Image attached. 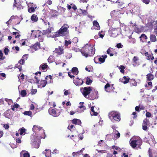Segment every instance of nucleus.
Segmentation results:
<instances>
[{"label": "nucleus", "instance_id": "1", "mask_svg": "<svg viewBox=\"0 0 157 157\" xmlns=\"http://www.w3.org/2000/svg\"><path fill=\"white\" fill-rule=\"evenodd\" d=\"M80 51L83 56L87 57L92 56L94 54L95 49L93 45L86 44Z\"/></svg>", "mask_w": 157, "mask_h": 157}, {"label": "nucleus", "instance_id": "2", "mask_svg": "<svg viewBox=\"0 0 157 157\" xmlns=\"http://www.w3.org/2000/svg\"><path fill=\"white\" fill-rule=\"evenodd\" d=\"M141 140L139 137L136 138L133 137L131 138L130 140V143L132 147L135 149L139 148L140 149V146L142 144Z\"/></svg>", "mask_w": 157, "mask_h": 157}, {"label": "nucleus", "instance_id": "3", "mask_svg": "<svg viewBox=\"0 0 157 157\" xmlns=\"http://www.w3.org/2000/svg\"><path fill=\"white\" fill-rule=\"evenodd\" d=\"M68 27L67 24H64L58 32L55 33V36H66L68 33L67 30Z\"/></svg>", "mask_w": 157, "mask_h": 157}, {"label": "nucleus", "instance_id": "4", "mask_svg": "<svg viewBox=\"0 0 157 157\" xmlns=\"http://www.w3.org/2000/svg\"><path fill=\"white\" fill-rule=\"evenodd\" d=\"M109 116L110 120L114 121H119L120 120V115L117 112L112 111L109 113Z\"/></svg>", "mask_w": 157, "mask_h": 157}, {"label": "nucleus", "instance_id": "5", "mask_svg": "<svg viewBox=\"0 0 157 157\" xmlns=\"http://www.w3.org/2000/svg\"><path fill=\"white\" fill-rule=\"evenodd\" d=\"M111 37H115L121 33V29L120 28H114L109 31Z\"/></svg>", "mask_w": 157, "mask_h": 157}, {"label": "nucleus", "instance_id": "6", "mask_svg": "<svg viewBox=\"0 0 157 157\" xmlns=\"http://www.w3.org/2000/svg\"><path fill=\"white\" fill-rule=\"evenodd\" d=\"M80 90L84 96L87 98L88 95L92 90L91 88L90 87H85L84 88H80Z\"/></svg>", "mask_w": 157, "mask_h": 157}, {"label": "nucleus", "instance_id": "7", "mask_svg": "<svg viewBox=\"0 0 157 157\" xmlns=\"http://www.w3.org/2000/svg\"><path fill=\"white\" fill-rule=\"evenodd\" d=\"M48 112L50 114L56 117L58 116L59 115L60 112L59 110L51 108L48 110Z\"/></svg>", "mask_w": 157, "mask_h": 157}, {"label": "nucleus", "instance_id": "8", "mask_svg": "<svg viewBox=\"0 0 157 157\" xmlns=\"http://www.w3.org/2000/svg\"><path fill=\"white\" fill-rule=\"evenodd\" d=\"M34 132H36L37 131H40L41 132L44 133V136L43 137L42 136H40V137L41 138H44L45 137V134L44 132V130L42 129V128L40 127L39 126L36 125H34L32 128Z\"/></svg>", "mask_w": 157, "mask_h": 157}, {"label": "nucleus", "instance_id": "9", "mask_svg": "<svg viewBox=\"0 0 157 157\" xmlns=\"http://www.w3.org/2000/svg\"><path fill=\"white\" fill-rule=\"evenodd\" d=\"M49 28L46 30H44L42 32L43 35L48 34L51 33L54 30V29L52 26H49Z\"/></svg>", "mask_w": 157, "mask_h": 157}, {"label": "nucleus", "instance_id": "10", "mask_svg": "<svg viewBox=\"0 0 157 157\" xmlns=\"http://www.w3.org/2000/svg\"><path fill=\"white\" fill-rule=\"evenodd\" d=\"M54 52L59 55L63 54L64 52L63 47L62 46H58V48H56Z\"/></svg>", "mask_w": 157, "mask_h": 157}, {"label": "nucleus", "instance_id": "11", "mask_svg": "<svg viewBox=\"0 0 157 157\" xmlns=\"http://www.w3.org/2000/svg\"><path fill=\"white\" fill-rule=\"evenodd\" d=\"M130 26L134 29V30L136 32L138 33L140 31L138 26L136 25V23H133L132 21H130Z\"/></svg>", "mask_w": 157, "mask_h": 157}, {"label": "nucleus", "instance_id": "12", "mask_svg": "<svg viewBox=\"0 0 157 157\" xmlns=\"http://www.w3.org/2000/svg\"><path fill=\"white\" fill-rule=\"evenodd\" d=\"M139 60V58L137 56H134L132 59V65L134 67L138 66L140 65L139 63L137 62Z\"/></svg>", "mask_w": 157, "mask_h": 157}, {"label": "nucleus", "instance_id": "13", "mask_svg": "<svg viewBox=\"0 0 157 157\" xmlns=\"http://www.w3.org/2000/svg\"><path fill=\"white\" fill-rule=\"evenodd\" d=\"M20 156L23 157H30L29 153L25 150H22L20 153Z\"/></svg>", "mask_w": 157, "mask_h": 157}, {"label": "nucleus", "instance_id": "14", "mask_svg": "<svg viewBox=\"0 0 157 157\" xmlns=\"http://www.w3.org/2000/svg\"><path fill=\"white\" fill-rule=\"evenodd\" d=\"M74 83L75 85L77 86H79L82 84L83 83V81L80 80L79 78H77V80H74Z\"/></svg>", "mask_w": 157, "mask_h": 157}, {"label": "nucleus", "instance_id": "15", "mask_svg": "<svg viewBox=\"0 0 157 157\" xmlns=\"http://www.w3.org/2000/svg\"><path fill=\"white\" fill-rule=\"evenodd\" d=\"M98 92L94 91L93 93L91 94L89 96V98L91 100L97 98H98Z\"/></svg>", "mask_w": 157, "mask_h": 157}, {"label": "nucleus", "instance_id": "16", "mask_svg": "<svg viewBox=\"0 0 157 157\" xmlns=\"http://www.w3.org/2000/svg\"><path fill=\"white\" fill-rule=\"evenodd\" d=\"M112 134L114 136L113 138L114 139H117L120 137V134L117 130L114 131Z\"/></svg>", "mask_w": 157, "mask_h": 157}, {"label": "nucleus", "instance_id": "17", "mask_svg": "<svg viewBox=\"0 0 157 157\" xmlns=\"http://www.w3.org/2000/svg\"><path fill=\"white\" fill-rule=\"evenodd\" d=\"M47 83V82L45 80H42L40 82V84L38 85V86L39 88H41L44 87L46 85Z\"/></svg>", "mask_w": 157, "mask_h": 157}, {"label": "nucleus", "instance_id": "18", "mask_svg": "<svg viewBox=\"0 0 157 157\" xmlns=\"http://www.w3.org/2000/svg\"><path fill=\"white\" fill-rule=\"evenodd\" d=\"M43 154L44 153V154L45 155V156L46 157H49L50 156V157H51V151L49 149H46L45 150V152H43Z\"/></svg>", "mask_w": 157, "mask_h": 157}, {"label": "nucleus", "instance_id": "19", "mask_svg": "<svg viewBox=\"0 0 157 157\" xmlns=\"http://www.w3.org/2000/svg\"><path fill=\"white\" fill-rule=\"evenodd\" d=\"M98 59V60L101 63H104L105 60V59L104 58H101V57H99V58H94V62L96 63H98V62H96V60H97Z\"/></svg>", "mask_w": 157, "mask_h": 157}, {"label": "nucleus", "instance_id": "20", "mask_svg": "<svg viewBox=\"0 0 157 157\" xmlns=\"http://www.w3.org/2000/svg\"><path fill=\"white\" fill-rule=\"evenodd\" d=\"M72 122L74 124H77L78 125H80L81 122L80 120L79 119H74L72 120Z\"/></svg>", "mask_w": 157, "mask_h": 157}, {"label": "nucleus", "instance_id": "21", "mask_svg": "<svg viewBox=\"0 0 157 157\" xmlns=\"http://www.w3.org/2000/svg\"><path fill=\"white\" fill-rule=\"evenodd\" d=\"M93 25L95 26V29L97 30H99L100 27L98 22L96 21H94L93 22Z\"/></svg>", "mask_w": 157, "mask_h": 157}, {"label": "nucleus", "instance_id": "22", "mask_svg": "<svg viewBox=\"0 0 157 157\" xmlns=\"http://www.w3.org/2000/svg\"><path fill=\"white\" fill-rule=\"evenodd\" d=\"M90 113L91 115L96 116L98 114L97 112L95 111L94 107L93 106L91 107V111H90Z\"/></svg>", "mask_w": 157, "mask_h": 157}, {"label": "nucleus", "instance_id": "23", "mask_svg": "<svg viewBox=\"0 0 157 157\" xmlns=\"http://www.w3.org/2000/svg\"><path fill=\"white\" fill-rule=\"evenodd\" d=\"M113 50L110 48H109L107 51V54H109L110 56H113L114 54L113 53Z\"/></svg>", "mask_w": 157, "mask_h": 157}, {"label": "nucleus", "instance_id": "24", "mask_svg": "<svg viewBox=\"0 0 157 157\" xmlns=\"http://www.w3.org/2000/svg\"><path fill=\"white\" fill-rule=\"evenodd\" d=\"M40 46V43L37 42L34 45L32 49H34L35 51H36L38 48H39Z\"/></svg>", "mask_w": 157, "mask_h": 157}, {"label": "nucleus", "instance_id": "25", "mask_svg": "<svg viewBox=\"0 0 157 157\" xmlns=\"http://www.w3.org/2000/svg\"><path fill=\"white\" fill-rule=\"evenodd\" d=\"M72 71L74 75H77L78 72V69L76 67H73L72 69Z\"/></svg>", "mask_w": 157, "mask_h": 157}, {"label": "nucleus", "instance_id": "26", "mask_svg": "<svg viewBox=\"0 0 157 157\" xmlns=\"http://www.w3.org/2000/svg\"><path fill=\"white\" fill-rule=\"evenodd\" d=\"M36 8V6H32L30 8H28V11L30 13L33 12L35 11Z\"/></svg>", "mask_w": 157, "mask_h": 157}, {"label": "nucleus", "instance_id": "27", "mask_svg": "<svg viewBox=\"0 0 157 157\" xmlns=\"http://www.w3.org/2000/svg\"><path fill=\"white\" fill-rule=\"evenodd\" d=\"M31 20L34 22L38 20V17L35 14H33L31 17Z\"/></svg>", "mask_w": 157, "mask_h": 157}, {"label": "nucleus", "instance_id": "28", "mask_svg": "<svg viewBox=\"0 0 157 157\" xmlns=\"http://www.w3.org/2000/svg\"><path fill=\"white\" fill-rule=\"evenodd\" d=\"M147 79L151 81L154 78V76L151 74H148L147 75Z\"/></svg>", "mask_w": 157, "mask_h": 157}, {"label": "nucleus", "instance_id": "29", "mask_svg": "<svg viewBox=\"0 0 157 157\" xmlns=\"http://www.w3.org/2000/svg\"><path fill=\"white\" fill-rule=\"evenodd\" d=\"M26 129L25 128H20L19 131H20V134L21 135H24L25 134V131Z\"/></svg>", "mask_w": 157, "mask_h": 157}, {"label": "nucleus", "instance_id": "30", "mask_svg": "<svg viewBox=\"0 0 157 157\" xmlns=\"http://www.w3.org/2000/svg\"><path fill=\"white\" fill-rule=\"evenodd\" d=\"M48 67V66L46 63H44L40 66V68L43 70H44L45 69L47 68Z\"/></svg>", "mask_w": 157, "mask_h": 157}, {"label": "nucleus", "instance_id": "31", "mask_svg": "<svg viewBox=\"0 0 157 157\" xmlns=\"http://www.w3.org/2000/svg\"><path fill=\"white\" fill-rule=\"evenodd\" d=\"M150 40L151 42H154L156 41V38L155 36L153 34L150 35Z\"/></svg>", "mask_w": 157, "mask_h": 157}, {"label": "nucleus", "instance_id": "32", "mask_svg": "<svg viewBox=\"0 0 157 157\" xmlns=\"http://www.w3.org/2000/svg\"><path fill=\"white\" fill-rule=\"evenodd\" d=\"M33 146L34 147H35L36 148H39V143L37 142H35L33 143L32 144Z\"/></svg>", "mask_w": 157, "mask_h": 157}, {"label": "nucleus", "instance_id": "33", "mask_svg": "<svg viewBox=\"0 0 157 157\" xmlns=\"http://www.w3.org/2000/svg\"><path fill=\"white\" fill-rule=\"evenodd\" d=\"M128 42L130 43L135 44L136 43V40L134 38H129L128 40Z\"/></svg>", "mask_w": 157, "mask_h": 157}, {"label": "nucleus", "instance_id": "34", "mask_svg": "<svg viewBox=\"0 0 157 157\" xmlns=\"http://www.w3.org/2000/svg\"><path fill=\"white\" fill-rule=\"evenodd\" d=\"M123 78L124 80H125V81L123 82V83L124 84L127 83L128 82L129 80L130 79V78L128 77L124 76L123 77Z\"/></svg>", "mask_w": 157, "mask_h": 157}, {"label": "nucleus", "instance_id": "35", "mask_svg": "<svg viewBox=\"0 0 157 157\" xmlns=\"http://www.w3.org/2000/svg\"><path fill=\"white\" fill-rule=\"evenodd\" d=\"M154 32L157 35V21L155 22L154 24Z\"/></svg>", "mask_w": 157, "mask_h": 157}, {"label": "nucleus", "instance_id": "36", "mask_svg": "<svg viewBox=\"0 0 157 157\" xmlns=\"http://www.w3.org/2000/svg\"><path fill=\"white\" fill-rule=\"evenodd\" d=\"M117 12L115 10L112 11L110 13L112 17L117 16Z\"/></svg>", "mask_w": 157, "mask_h": 157}, {"label": "nucleus", "instance_id": "37", "mask_svg": "<svg viewBox=\"0 0 157 157\" xmlns=\"http://www.w3.org/2000/svg\"><path fill=\"white\" fill-rule=\"evenodd\" d=\"M21 94L22 97H24L27 94L26 91L25 90H23L21 91Z\"/></svg>", "mask_w": 157, "mask_h": 157}, {"label": "nucleus", "instance_id": "38", "mask_svg": "<svg viewBox=\"0 0 157 157\" xmlns=\"http://www.w3.org/2000/svg\"><path fill=\"white\" fill-rule=\"evenodd\" d=\"M23 114L25 115L31 116L32 114V112L31 111H25L24 112Z\"/></svg>", "mask_w": 157, "mask_h": 157}, {"label": "nucleus", "instance_id": "39", "mask_svg": "<svg viewBox=\"0 0 157 157\" xmlns=\"http://www.w3.org/2000/svg\"><path fill=\"white\" fill-rule=\"evenodd\" d=\"M84 103V102H80L79 103L80 106L79 108L81 109H82L83 110H85L86 109L85 107L83 105Z\"/></svg>", "mask_w": 157, "mask_h": 157}, {"label": "nucleus", "instance_id": "40", "mask_svg": "<svg viewBox=\"0 0 157 157\" xmlns=\"http://www.w3.org/2000/svg\"><path fill=\"white\" fill-rule=\"evenodd\" d=\"M119 68L120 69V71L122 73H123L124 72V69H125V67L123 65H121L120 67H119Z\"/></svg>", "mask_w": 157, "mask_h": 157}, {"label": "nucleus", "instance_id": "41", "mask_svg": "<svg viewBox=\"0 0 157 157\" xmlns=\"http://www.w3.org/2000/svg\"><path fill=\"white\" fill-rule=\"evenodd\" d=\"M13 34L15 36V37L16 38H19L20 36V35L18 32H14L13 33Z\"/></svg>", "mask_w": 157, "mask_h": 157}, {"label": "nucleus", "instance_id": "42", "mask_svg": "<svg viewBox=\"0 0 157 157\" xmlns=\"http://www.w3.org/2000/svg\"><path fill=\"white\" fill-rule=\"evenodd\" d=\"M53 57L52 56H50L48 59V60L49 63L52 62L53 61Z\"/></svg>", "mask_w": 157, "mask_h": 157}, {"label": "nucleus", "instance_id": "43", "mask_svg": "<svg viewBox=\"0 0 157 157\" xmlns=\"http://www.w3.org/2000/svg\"><path fill=\"white\" fill-rule=\"evenodd\" d=\"M81 12L83 15H86L87 14V12L86 10L80 9Z\"/></svg>", "mask_w": 157, "mask_h": 157}, {"label": "nucleus", "instance_id": "44", "mask_svg": "<svg viewBox=\"0 0 157 157\" xmlns=\"http://www.w3.org/2000/svg\"><path fill=\"white\" fill-rule=\"evenodd\" d=\"M71 42V41L70 40H66L65 41V45L66 46H67L68 44H70Z\"/></svg>", "mask_w": 157, "mask_h": 157}, {"label": "nucleus", "instance_id": "45", "mask_svg": "<svg viewBox=\"0 0 157 157\" xmlns=\"http://www.w3.org/2000/svg\"><path fill=\"white\" fill-rule=\"evenodd\" d=\"M6 75L4 73H2L0 74V79L3 80L6 77Z\"/></svg>", "mask_w": 157, "mask_h": 157}, {"label": "nucleus", "instance_id": "46", "mask_svg": "<svg viewBox=\"0 0 157 157\" xmlns=\"http://www.w3.org/2000/svg\"><path fill=\"white\" fill-rule=\"evenodd\" d=\"M5 100L7 102L8 104L9 105H11L13 102L12 101L11 99L6 98L5 99Z\"/></svg>", "mask_w": 157, "mask_h": 157}, {"label": "nucleus", "instance_id": "47", "mask_svg": "<svg viewBox=\"0 0 157 157\" xmlns=\"http://www.w3.org/2000/svg\"><path fill=\"white\" fill-rule=\"evenodd\" d=\"M3 54L2 52L0 51V59L3 60L5 59V57H3Z\"/></svg>", "mask_w": 157, "mask_h": 157}, {"label": "nucleus", "instance_id": "48", "mask_svg": "<svg viewBox=\"0 0 157 157\" xmlns=\"http://www.w3.org/2000/svg\"><path fill=\"white\" fill-rule=\"evenodd\" d=\"M140 39L143 38L144 39H147V37L144 34H143L141 35V36H140Z\"/></svg>", "mask_w": 157, "mask_h": 157}, {"label": "nucleus", "instance_id": "49", "mask_svg": "<svg viewBox=\"0 0 157 157\" xmlns=\"http://www.w3.org/2000/svg\"><path fill=\"white\" fill-rule=\"evenodd\" d=\"M92 81L90 78H87L86 81V84L88 85H89L91 83Z\"/></svg>", "mask_w": 157, "mask_h": 157}, {"label": "nucleus", "instance_id": "50", "mask_svg": "<svg viewBox=\"0 0 157 157\" xmlns=\"http://www.w3.org/2000/svg\"><path fill=\"white\" fill-rule=\"evenodd\" d=\"M9 51V50L7 48H5L4 50V53L6 55H8V52Z\"/></svg>", "mask_w": 157, "mask_h": 157}, {"label": "nucleus", "instance_id": "51", "mask_svg": "<svg viewBox=\"0 0 157 157\" xmlns=\"http://www.w3.org/2000/svg\"><path fill=\"white\" fill-rule=\"evenodd\" d=\"M148 121V120L147 119H144L143 121L142 125H147Z\"/></svg>", "mask_w": 157, "mask_h": 157}, {"label": "nucleus", "instance_id": "52", "mask_svg": "<svg viewBox=\"0 0 157 157\" xmlns=\"http://www.w3.org/2000/svg\"><path fill=\"white\" fill-rule=\"evenodd\" d=\"M25 62V60L24 59H21L19 62V63L20 64V65H23Z\"/></svg>", "mask_w": 157, "mask_h": 157}, {"label": "nucleus", "instance_id": "53", "mask_svg": "<svg viewBox=\"0 0 157 157\" xmlns=\"http://www.w3.org/2000/svg\"><path fill=\"white\" fill-rule=\"evenodd\" d=\"M38 38L39 40V41L40 42H42L43 40V38L42 37V36H40V35H39L38 36Z\"/></svg>", "mask_w": 157, "mask_h": 157}, {"label": "nucleus", "instance_id": "54", "mask_svg": "<svg viewBox=\"0 0 157 157\" xmlns=\"http://www.w3.org/2000/svg\"><path fill=\"white\" fill-rule=\"evenodd\" d=\"M70 94V92H69L68 90H66L64 92V94L65 95H67Z\"/></svg>", "mask_w": 157, "mask_h": 157}, {"label": "nucleus", "instance_id": "55", "mask_svg": "<svg viewBox=\"0 0 157 157\" xmlns=\"http://www.w3.org/2000/svg\"><path fill=\"white\" fill-rule=\"evenodd\" d=\"M143 129L145 131L147 130L148 128L147 126V125H142Z\"/></svg>", "mask_w": 157, "mask_h": 157}, {"label": "nucleus", "instance_id": "56", "mask_svg": "<svg viewBox=\"0 0 157 157\" xmlns=\"http://www.w3.org/2000/svg\"><path fill=\"white\" fill-rule=\"evenodd\" d=\"M151 54H149L148 52H146L145 53V56H147V59H148V58H149V56L150 57V56H151Z\"/></svg>", "mask_w": 157, "mask_h": 157}, {"label": "nucleus", "instance_id": "57", "mask_svg": "<svg viewBox=\"0 0 157 157\" xmlns=\"http://www.w3.org/2000/svg\"><path fill=\"white\" fill-rule=\"evenodd\" d=\"M59 151L58 150H57L56 149H55L52 152L53 154L56 153L58 154L59 153Z\"/></svg>", "mask_w": 157, "mask_h": 157}, {"label": "nucleus", "instance_id": "58", "mask_svg": "<svg viewBox=\"0 0 157 157\" xmlns=\"http://www.w3.org/2000/svg\"><path fill=\"white\" fill-rule=\"evenodd\" d=\"M142 2L146 4H148L150 2L149 0H142Z\"/></svg>", "mask_w": 157, "mask_h": 157}, {"label": "nucleus", "instance_id": "59", "mask_svg": "<svg viewBox=\"0 0 157 157\" xmlns=\"http://www.w3.org/2000/svg\"><path fill=\"white\" fill-rule=\"evenodd\" d=\"M42 21L44 22V24H45V25H47L48 24L49 26H50V24L49 22L47 21H45L44 20H42Z\"/></svg>", "mask_w": 157, "mask_h": 157}, {"label": "nucleus", "instance_id": "60", "mask_svg": "<svg viewBox=\"0 0 157 157\" xmlns=\"http://www.w3.org/2000/svg\"><path fill=\"white\" fill-rule=\"evenodd\" d=\"M37 90L36 89H32L31 91V92L32 94H35Z\"/></svg>", "mask_w": 157, "mask_h": 157}, {"label": "nucleus", "instance_id": "61", "mask_svg": "<svg viewBox=\"0 0 157 157\" xmlns=\"http://www.w3.org/2000/svg\"><path fill=\"white\" fill-rule=\"evenodd\" d=\"M35 78L36 79V80L35 81V82L37 83H39V80L38 79V77H37L36 75L35 77Z\"/></svg>", "mask_w": 157, "mask_h": 157}, {"label": "nucleus", "instance_id": "62", "mask_svg": "<svg viewBox=\"0 0 157 157\" xmlns=\"http://www.w3.org/2000/svg\"><path fill=\"white\" fill-rule=\"evenodd\" d=\"M117 47L118 48H121L122 47L121 43H119L117 44Z\"/></svg>", "mask_w": 157, "mask_h": 157}, {"label": "nucleus", "instance_id": "63", "mask_svg": "<svg viewBox=\"0 0 157 157\" xmlns=\"http://www.w3.org/2000/svg\"><path fill=\"white\" fill-rule=\"evenodd\" d=\"M104 142L103 140H101L98 142V144L99 145L101 146L103 144Z\"/></svg>", "mask_w": 157, "mask_h": 157}, {"label": "nucleus", "instance_id": "64", "mask_svg": "<svg viewBox=\"0 0 157 157\" xmlns=\"http://www.w3.org/2000/svg\"><path fill=\"white\" fill-rule=\"evenodd\" d=\"M146 116L147 117H150L151 116V114L149 112H147L146 113Z\"/></svg>", "mask_w": 157, "mask_h": 157}]
</instances>
